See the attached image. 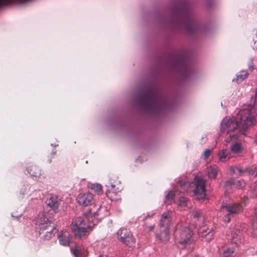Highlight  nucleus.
Wrapping results in <instances>:
<instances>
[{
	"label": "nucleus",
	"instance_id": "423d86ee",
	"mask_svg": "<svg viewBox=\"0 0 257 257\" xmlns=\"http://www.w3.org/2000/svg\"><path fill=\"white\" fill-rule=\"evenodd\" d=\"M194 197L197 200H203L206 197L205 180L199 176L194 178L192 183Z\"/></svg>",
	"mask_w": 257,
	"mask_h": 257
},
{
	"label": "nucleus",
	"instance_id": "9b49d317",
	"mask_svg": "<svg viewBox=\"0 0 257 257\" xmlns=\"http://www.w3.org/2000/svg\"><path fill=\"white\" fill-rule=\"evenodd\" d=\"M168 11L171 16H182L188 15V9L184 6L178 3H173L168 8Z\"/></svg>",
	"mask_w": 257,
	"mask_h": 257
},
{
	"label": "nucleus",
	"instance_id": "dca6fc26",
	"mask_svg": "<svg viewBox=\"0 0 257 257\" xmlns=\"http://www.w3.org/2000/svg\"><path fill=\"white\" fill-rule=\"evenodd\" d=\"M172 212L168 210L161 215L159 223L160 228H170L172 224Z\"/></svg>",
	"mask_w": 257,
	"mask_h": 257
},
{
	"label": "nucleus",
	"instance_id": "20e7f679",
	"mask_svg": "<svg viewBox=\"0 0 257 257\" xmlns=\"http://www.w3.org/2000/svg\"><path fill=\"white\" fill-rule=\"evenodd\" d=\"M220 131L221 133H226L225 141L230 143L236 140L239 136L242 134V130L239 127L237 121L232 119L225 118L221 123Z\"/></svg>",
	"mask_w": 257,
	"mask_h": 257
},
{
	"label": "nucleus",
	"instance_id": "58836bf2",
	"mask_svg": "<svg viewBox=\"0 0 257 257\" xmlns=\"http://www.w3.org/2000/svg\"><path fill=\"white\" fill-rule=\"evenodd\" d=\"M55 155H56L55 152H53L51 154V155L52 156V157H54Z\"/></svg>",
	"mask_w": 257,
	"mask_h": 257
},
{
	"label": "nucleus",
	"instance_id": "7c9ffc66",
	"mask_svg": "<svg viewBox=\"0 0 257 257\" xmlns=\"http://www.w3.org/2000/svg\"><path fill=\"white\" fill-rule=\"evenodd\" d=\"M240 232L238 229H235L232 231L231 232V237L232 241L230 242H234V241H236L238 242H240V241H238V238H240Z\"/></svg>",
	"mask_w": 257,
	"mask_h": 257
},
{
	"label": "nucleus",
	"instance_id": "f03ea898",
	"mask_svg": "<svg viewBox=\"0 0 257 257\" xmlns=\"http://www.w3.org/2000/svg\"><path fill=\"white\" fill-rule=\"evenodd\" d=\"M94 226V224L89 222L86 217L82 216L74 219L70 227L75 237L82 239L89 235Z\"/></svg>",
	"mask_w": 257,
	"mask_h": 257
},
{
	"label": "nucleus",
	"instance_id": "f257e3e1",
	"mask_svg": "<svg viewBox=\"0 0 257 257\" xmlns=\"http://www.w3.org/2000/svg\"><path fill=\"white\" fill-rule=\"evenodd\" d=\"M141 108L149 113H156L166 108V101L162 96L152 88L141 91L136 98Z\"/></svg>",
	"mask_w": 257,
	"mask_h": 257
},
{
	"label": "nucleus",
	"instance_id": "5701e85b",
	"mask_svg": "<svg viewBox=\"0 0 257 257\" xmlns=\"http://www.w3.org/2000/svg\"><path fill=\"white\" fill-rule=\"evenodd\" d=\"M27 171L31 176L35 177H38L41 175V170L35 165H31L28 167Z\"/></svg>",
	"mask_w": 257,
	"mask_h": 257
},
{
	"label": "nucleus",
	"instance_id": "4be33fe9",
	"mask_svg": "<svg viewBox=\"0 0 257 257\" xmlns=\"http://www.w3.org/2000/svg\"><path fill=\"white\" fill-rule=\"evenodd\" d=\"M45 229V231H44V233L41 234H44L43 235L45 239L49 240L52 236H53L57 232V229L54 227V224L49 225V227Z\"/></svg>",
	"mask_w": 257,
	"mask_h": 257
},
{
	"label": "nucleus",
	"instance_id": "c85d7f7f",
	"mask_svg": "<svg viewBox=\"0 0 257 257\" xmlns=\"http://www.w3.org/2000/svg\"><path fill=\"white\" fill-rule=\"evenodd\" d=\"M29 190V187L28 185L24 184L22 185L20 188L19 197L23 198L24 195L27 194Z\"/></svg>",
	"mask_w": 257,
	"mask_h": 257
},
{
	"label": "nucleus",
	"instance_id": "412c9836",
	"mask_svg": "<svg viewBox=\"0 0 257 257\" xmlns=\"http://www.w3.org/2000/svg\"><path fill=\"white\" fill-rule=\"evenodd\" d=\"M71 252L75 257H87V250L80 246L76 245L71 248Z\"/></svg>",
	"mask_w": 257,
	"mask_h": 257
},
{
	"label": "nucleus",
	"instance_id": "a878e982",
	"mask_svg": "<svg viewBox=\"0 0 257 257\" xmlns=\"http://www.w3.org/2000/svg\"><path fill=\"white\" fill-rule=\"evenodd\" d=\"M232 185H234L236 188H242L245 186V182L243 180H240L235 183L233 179H230L226 182V186H231Z\"/></svg>",
	"mask_w": 257,
	"mask_h": 257
},
{
	"label": "nucleus",
	"instance_id": "4468645a",
	"mask_svg": "<svg viewBox=\"0 0 257 257\" xmlns=\"http://www.w3.org/2000/svg\"><path fill=\"white\" fill-rule=\"evenodd\" d=\"M175 67L182 78L185 79L190 75V70L187 62L180 60L175 64Z\"/></svg>",
	"mask_w": 257,
	"mask_h": 257
},
{
	"label": "nucleus",
	"instance_id": "aec40b11",
	"mask_svg": "<svg viewBox=\"0 0 257 257\" xmlns=\"http://www.w3.org/2000/svg\"><path fill=\"white\" fill-rule=\"evenodd\" d=\"M156 238L160 242H168L170 239L169 229L160 228V233L156 234Z\"/></svg>",
	"mask_w": 257,
	"mask_h": 257
},
{
	"label": "nucleus",
	"instance_id": "b1692460",
	"mask_svg": "<svg viewBox=\"0 0 257 257\" xmlns=\"http://www.w3.org/2000/svg\"><path fill=\"white\" fill-rule=\"evenodd\" d=\"M89 192L94 193L98 195L101 194L102 193V186L100 184L98 183L91 184L88 186Z\"/></svg>",
	"mask_w": 257,
	"mask_h": 257
},
{
	"label": "nucleus",
	"instance_id": "c03bdc74",
	"mask_svg": "<svg viewBox=\"0 0 257 257\" xmlns=\"http://www.w3.org/2000/svg\"><path fill=\"white\" fill-rule=\"evenodd\" d=\"M256 107V110H257V106H255Z\"/></svg>",
	"mask_w": 257,
	"mask_h": 257
},
{
	"label": "nucleus",
	"instance_id": "7ed1b4c3",
	"mask_svg": "<svg viewBox=\"0 0 257 257\" xmlns=\"http://www.w3.org/2000/svg\"><path fill=\"white\" fill-rule=\"evenodd\" d=\"M256 116H257V110L255 105H248L238 112L237 121L239 127L242 130L243 135H246V130L254 124Z\"/></svg>",
	"mask_w": 257,
	"mask_h": 257
},
{
	"label": "nucleus",
	"instance_id": "f704fd0d",
	"mask_svg": "<svg viewBox=\"0 0 257 257\" xmlns=\"http://www.w3.org/2000/svg\"><path fill=\"white\" fill-rule=\"evenodd\" d=\"M210 154V151L209 150H206L204 152V156L206 159H207L209 156Z\"/></svg>",
	"mask_w": 257,
	"mask_h": 257
},
{
	"label": "nucleus",
	"instance_id": "6ab92c4d",
	"mask_svg": "<svg viewBox=\"0 0 257 257\" xmlns=\"http://www.w3.org/2000/svg\"><path fill=\"white\" fill-rule=\"evenodd\" d=\"M58 239L61 245L68 246L71 241L72 237L68 231L62 230L59 233Z\"/></svg>",
	"mask_w": 257,
	"mask_h": 257
},
{
	"label": "nucleus",
	"instance_id": "a19ab883",
	"mask_svg": "<svg viewBox=\"0 0 257 257\" xmlns=\"http://www.w3.org/2000/svg\"><path fill=\"white\" fill-rule=\"evenodd\" d=\"M254 190L256 191L257 194V185L255 186Z\"/></svg>",
	"mask_w": 257,
	"mask_h": 257
},
{
	"label": "nucleus",
	"instance_id": "9d476101",
	"mask_svg": "<svg viewBox=\"0 0 257 257\" xmlns=\"http://www.w3.org/2000/svg\"><path fill=\"white\" fill-rule=\"evenodd\" d=\"M53 223L50 222L48 218L44 214H39L36 219V229L38 230L40 234L44 233L45 229Z\"/></svg>",
	"mask_w": 257,
	"mask_h": 257
},
{
	"label": "nucleus",
	"instance_id": "72a5a7b5",
	"mask_svg": "<svg viewBox=\"0 0 257 257\" xmlns=\"http://www.w3.org/2000/svg\"><path fill=\"white\" fill-rule=\"evenodd\" d=\"M192 215L194 216V217L197 218H201L203 217V213L199 210H194L192 212Z\"/></svg>",
	"mask_w": 257,
	"mask_h": 257
},
{
	"label": "nucleus",
	"instance_id": "2f4dec72",
	"mask_svg": "<svg viewBox=\"0 0 257 257\" xmlns=\"http://www.w3.org/2000/svg\"><path fill=\"white\" fill-rule=\"evenodd\" d=\"M175 197V194L172 191H169L166 196L165 202L167 204H171Z\"/></svg>",
	"mask_w": 257,
	"mask_h": 257
},
{
	"label": "nucleus",
	"instance_id": "e433bc0d",
	"mask_svg": "<svg viewBox=\"0 0 257 257\" xmlns=\"http://www.w3.org/2000/svg\"><path fill=\"white\" fill-rule=\"evenodd\" d=\"M154 225H155V224H153L152 225H151L149 227L150 228V230H152L153 229Z\"/></svg>",
	"mask_w": 257,
	"mask_h": 257
},
{
	"label": "nucleus",
	"instance_id": "2eb2a0df",
	"mask_svg": "<svg viewBox=\"0 0 257 257\" xmlns=\"http://www.w3.org/2000/svg\"><path fill=\"white\" fill-rule=\"evenodd\" d=\"M214 233L215 232L213 228H209L207 225H203L198 229L199 236L205 238L206 241H207L213 238Z\"/></svg>",
	"mask_w": 257,
	"mask_h": 257
},
{
	"label": "nucleus",
	"instance_id": "79ce46f5",
	"mask_svg": "<svg viewBox=\"0 0 257 257\" xmlns=\"http://www.w3.org/2000/svg\"><path fill=\"white\" fill-rule=\"evenodd\" d=\"M99 257H107L105 255H99Z\"/></svg>",
	"mask_w": 257,
	"mask_h": 257
},
{
	"label": "nucleus",
	"instance_id": "c756f323",
	"mask_svg": "<svg viewBox=\"0 0 257 257\" xmlns=\"http://www.w3.org/2000/svg\"><path fill=\"white\" fill-rule=\"evenodd\" d=\"M179 206L183 209H185L189 202V200L185 197H180L179 199Z\"/></svg>",
	"mask_w": 257,
	"mask_h": 257
},
{
	"label": "nucleus",
	"instance_id": "c9c22d12",
	"mask_svg": "<svg viewBox=\"0 0 257 257\" xmlns=\"http://www.w3.org/2000/svg\"><path fill=\"white\" fill-rule=\"evenodd\" d=\"M186 184H185V183L184 182H183L182 181H179L178 182V184H177L178 188L180 186H186Z\"/></svg>",
	"mask_w": 257,
	"mask_h": 257
},
{
	"label": "nucleus",
	"instance_id": "0eeeda50",
	"mask_svg": "<svg viewBox=\"0 0 257 257\" xmlns=\"http://www.w3.org/2000/svg\"><path fill=\"white\" fill-rule=\"evenodd\" d=\"M221 212L224 214L223 217L224 222L228 223L230 221L231 217L239 213L243 210L242 206L240 203H233L224 205L221 206Z\"/></svg>",
	"mask_w": 257,
	"mask_h": 257
},
{
	"label": "nucleus",
	"instance_id": "37998d69",
	"mask_svg": "<svg viewBox=\"0 0 257 257\" xmlns=\"http://www.w3.org/2000/svg\"><path fill=\"white\" fill-rule=\"evenodd\" d=\"M244 198H245L246 199H247V197H244Z\"/></svg>",
	"mask_w": 257,
	"mask_h": 257
},
{
	"label": "nucleus",
	"instance_id": "f8f14e48",
	"mask_svg": "<svg viewBox=\"0 0 257 257\" xmlns=\"http://www.w3.org/2000/svg\"><path fill=\"white\" fill-rule=\"evenodd\" d=\"M106 186L109 188L110 191L109 193L111 192L116 194L120 192L122 189V185L116 176H112L110 178Z\"/></svg>",
	"mask_w": 257,
	"mask_h": 257
},
{
	"label": "nucleus",
	"instance_id": "473e14b6",
	"mask_svg": "<svg viewBox=\"0 0 257 257\" xmlns=\"http://www.w3.org/2000/svg\"><path fill=\"white\" fill-rule=\"evenodd\" d=\"M241 146L239 143L233 144L231 146V150L234 153H239L241 150Z\"/></svg>",
	"mask_w": 257,
	"mask_h": 257
},
{
	"label": "nucleus",
	"instance_id": "39448f33",
	"mask_svg": "<svg viewBox=\"0 0 257 257\" xmlns=\"http://www.w3.org/2000/svg\"><path fill=\"white\" fill-rule=\"evenodd\" d=\"M177 228L179 233L178 238V243L182 246V247L195 243L196 237L187 223L178 224Z\"/></svg>",
	"mask_w": 257,
	"mask_h": 257
},
{
	"label": "nucleus",
	"instance_id": "1a4fd4ad",
	"mask_svg": "<svg viewBox=\"0 0 257 257\" xmlns=\"http://www.w3.org/2000/svg\"><path fill=\"white\" fill-rule=\"evenodd\" d=\"M175 26L184 29L190 33H192L195 29V23L190 20V17H173Z\"/></svg>",
	"mask_w": 257,
	"mask_h": 257
},
{
	"label": "nucleus",
	"instance_id": "6e6552de",
	"mask_svg": "<svg viewBox=\"0 0 257 257\" xmlns=\"http://www.w3.org/2000/svg\"><path fill=\"white\" fill-rule=\"evenodd\" d=\"M118 240L122 243L130 247L134 245L136 239L131 231L125 228H122L117 232Z\"/></svg>",
	"mask_w": 257,
	"mask_h": 257
},
{
	"label": "nucleus",
	"instance_id": "393cba45",
	"mask_svg": "<svg viewBox=\"0 0 257 257\" xmlns=\"http://www.w3.org/2000/svg\"><path fill=\"white\" fill-rule=\"evenodd\" d=\"M218 167L216 166H210L207 168V172L208 178L210 179H215L218 172Z\"/></svg>",
	"mask_w": 257,
	"mask_h": 257
},
{
	"label": "nucleus",
	"instance_id": "a211bd4d",
	"mask_svg": "<svg viewBox=\"0 0 257 257\" xmlns=\"http://www.w3.org/2000/svg\"><path fill=\"white\" fill-rule=\"evenodd\" d=\"M61 200L56 195H52L46 201V204L50 208L55 211L58 212Z\"/></svg>",
	"mask_w": 257,
	"mask_h": 257
},
{
	"label": "nucleus",
	"instance_id": "cd10ccee",
	"mask_svg": "<svg viewBox=\"0 0 257 257\" xmlns=\"http://www.w3.org/2000/svg\"><path fill=\"white\" fill-rule=\"evenodd\" d=\"M248 75V73L245 71H242L239 72V74L237 75L236 78L234 79L237 83H240L244 79L246 78Z\"/></svg>",
	"mask_w": 257,
	"mask_h": 257
},
{
	"label": "nucleus",
	"instance_id": "f3484780",
	"mask_svg": "<svg viewBox=\"0 0 257 257\" xmlns=\"http://www.w3.org/2000/svg\"><path fill=\"white\" fill-rule=\"evenodd\" d=\"M231 171L232 172L233 174H235L237 175H242L244 174L248 173L249 175L252 177L257 176V166L255 167L253 169H242L239 166H234L231 167Z\"/></svg>",
	"mask_w": 257,
	"mask_h": 257
},
{
	"label": "nucleus",
	"instance_id": "bb28decb",
	"mask_svg": "<svg viewBox=\"0 0 257 257\" xmlns=\"http://www.w3.org/2000/svg\"><path fill=\"white\" fill-rule=\"evenodd\" d=\"M219 160L221 162H225L229 158V153L227 150H223L218 153Z\"/></svg>",
	"mask_w": 257,
	"mask_h": 257
},
{
	"label": "nucleus",
	"instance_id": "ea45409f",
	"mask_svg": "<svg viewBox=\"0 0 257 257\" xmlns=\"http://www.w3.org/2000/svg\"><path fill=\"white\" fill-rule=\"evenodd\" d=\"M51 162H52V160H51V159H48V160H47V162H48V163H51Z\"/></svg>",
	"mask_w": 257,
	"mask_h": 257
},
{
	"label": "nucleus",
	"instance_id": "ddd939ff",
	"mask_svg": "<svg viewBox=\"0 0 257 257\" xmlns=\"http://www.w3.org/2000/svg\"><path fill=\"white\" fill-rule=\"evenodd\" d=\"M77 199L78 203L83 206L91 205L94 203L93 195L90 192L80 193Z\"/></svg>",
	"mask_w": 257,
	"mask_h": 257
},
{
	"label": "nucleus",
	"instance_id": "4c0bfd02",
	"mask_svg": "<svg viewBox=\"0 0 257 257\" xmlns=\"http://www.w3.org/2000/svg\"><path fill=\"white\" fill-rule=\"evenodd\" d=\"M152 216H153L152 215H148V216L146 217L144 219V220H145H145H146L147 219L148 217V218H152Z\"/></svg>",
	"mask_w": 257,
	"mask_h": 257
}]
</instances>
